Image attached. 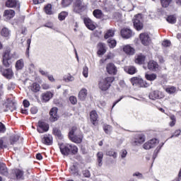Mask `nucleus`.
<instances>
[{"label":"nucleus","mask_w":181,"mask_h":181,"mask_svg":"<svg viewBox=\"0 0 181 181\" xmlns=\"http://www.w3.org/2000/svg\"><path fill=\"white\" fill-rule=\"evenodd\" d=\"M59 149L61 153L64 156H68L70 155V153H72L73 155H76L78 152V148L75 145L70 144H62L59 145Z\"/></svg>","instance_id":"f257e3e1"},{"label":"nucleus","mask_w":181,"mask_h":181,"mask_svg":"<svg viewBox=\"0 0 181 181\" xmlns=\"http://www.w3.org/2000/svg\"><path fill=\"white\" fill-rule=\"evenodd\" d=\"M69 139L74 144H81L83 142V134L77 130V127H72L69 134Z\"/></svg>","instance_id":"f03ea898"},{"label":"nucleus","mask_w":181,"mask_h":181,"mask_svg":"<svg viewBox=\"0 0 181 181\" xmlns=\"http://www.w3.org/2000/svg\"><path fill=\"white\" fill-rule=\"evenodd\" d=\"M114 80H115V78L112 76L102 78L98 82V88L101 91H107L111 87V84L114 83Z\"/></svg>","instance_id":"7ed1b4c3"},{"label":"nucleus","mask_w":181,"mask_h":181,"mask_svg":"<svg viewBox=\"0 0 181 181\" xmlns=\"http://www.w3.org/2000/svg\"><path fill=\"white\" fill-rule=\"evenodd\" d=\"M130 81L132 86H136L139 87H143L146 88V87H149V83L142 79L141 76H135L130 79Z\"/></svg>","instance_id":"20e7f679"},{"label":"nucleus","mask_w":181,"mask_h":181,"mask_svg":"<svg viewBox=\"0 0 181 181\" xmlns=\"http://www.w3.org/2000/svg\"><path fill=\"white\" fill-rule=\"evenodd\" d=\"M140 42L143 46H149L152 40H151V37H149V34L147 33H143L139 35Z\"/></svg>","instance_id":"39448f33"},{"label":"nucleus","mask_w":181,"mask_h":181,"mask_svg":"<svg viewBox=\"0 0 181 181\" xmlns=\"http://www.w3.org/2000/svg\"><path fill=\"white\" fill-rule=\"evenodd\" d=\"M134 26L136 30H141L144 28V24L142 23V16L141 14H137L134 16Z\"/></svg>","instance_id":"423d86ee"},{"label":"nucleus","mask_w":181,"mask_h":181,"mask_svg":"<svg viewBox=\"0 0 181 181\" xmlns=\"http://www.w3.org/2000/svg\"><path fill=\"white\" fill-rule=\"evenodd\" d=\"M146 139V137H145V134L142 133L137 134L134 137L133 145H134V146H139V145H142V144L145 142Z\"/></svg>","instance_id":"0eeeda50"},{"label":"nucleus","mask_w":181,"mask_h":181,"mask_svg":"<svg viewBox=\"0 0 181 181\" xmlns=\"http://www.w3.org/2000/svg\"><path fill=\"white\" fill-rule=\"evenodd\" d=\"M158 144H159V140L156 139H152L150 141L146 142L144 145H143V148L144 149H152V148H155V146H156V145H158Z\"/></svg>","instance_id":"6e6552de"},{"label":"nucleus","mask_w":181,"mask_h":181,"mask_svg":"<svg viewBox=\"0 0 181 181\" xmlns=\"http://www.w3.org/2000/svg\"><path fill=\"white\" fill-rule=\"evenodd\" d=\"M11 51L6 50L3 57V64L5 67H9L11 66V62L9 61L11 60Z\"/></svg>","instance_id":"1a4fd4ad"},{"label":"nucleus","mask_w":181,"mask_h":181,"mask_svg":"<svg viewBox=\"0 0 181 181\" xmlns=\"http://www.w3.org/2000/svg\"><path fill=\"white\" fill-rule=\"evenodd\" d=\"M83 22L89 30H94V29H95V23H94V21H93L90 18H83Z\"/></svg>","instance_id":"9d476101"},{"label":"nucleus","mask_w":181,"mask_h":181,"mask_svg":"<svg viewBox=\"0 0 181 181\" xmlns=\"http://www.w3.org/2000/svg\"><path fill=\"white\" fill-rule=\"evenodd\" d=\"M106 70L108 74H110L111 76H116L118 71L117 66H115V65L112 63H109L107 64Z\"/></svg>","instance_id":"9b49d317"},{"label":"nucleus","mask_w":181,"mask_h":181,"mask_svg":"<svg viewBox=\"0 0 181 181\" xmlns=\"http://www.w3.org/2000/svg\"><path fill=\"white\" fill-rule=\"evenodd\" d=\"M165 97V95L163 93L159 91V90H154L151 92L149 95L150 100H158L160 98H163Z\"/></svg>","instance_id":"f8f14e48"},{"label":"nucleus","mask_w":181,"mask_h":181,"mask_svg":"<svg viewBox=\"0 0 181 181\" xmlns=\"http://www.w3.org/2000/svg\"><path fill=\"white\" fill-rule=\"evenodd\" d=\"M37 131H38L40 134H43V132H47V131H49V124L43 122H39Z\"/></svg>","instance_id":"ddd939ff"},{"label":"nucleus","mask_w":181,"mask_h":181,"mask_svg":"<svg viewBox=\"0 0 181 181\" xmlns=\"http://www.w3.org/2000/svg\"><path fill=\"white\" fill-rule=\"evenodd\" d=\"M123 52L128 56H134L135 54V49L129 45H123Z\"/></svg>","instance_id":"4468645a"},{"label":"nucleus","mask_w":181,"mask_h":181,"mask_svg":"<svg viewBox=\"0 0 181 181\" xmlns=\"http://www.w3.org/2000/svg\"><path fill=\"white\" fill-rule=\"evenodd\" d=\"M6 6L8 8H18V9H19V8H21V4L17 0H8L6 2Z\"/></svg>","instance_id":"2eb2a0df"},{"label":"nucleus","mask_w":181,"mask_h":181,"mask_svg":"<svg viewBox=\"0 0 181 181\" xmlns=\"http://www.w3.org/2000/svg\"><path fill=\"white\" fill-rule=\"evenodd\" d=\"M50 115V121L52 122H54V121H57L59 119V116L57 115V107H52L49 112Z\"/></svg>","instance_id":"dca6fc26"},{"label":"nucleus","mask_w":181,"mask_h":181,"mask_svg":"<svg viewBox=\"0 0 181 181\" xmlns=\"http://www.w3.org/2000/svg\"><path fill=\"white\" fill-rule=\"evenodd\" d=\"M121 35L124 39H129L132 37V30L129 28H123L121 30Z\"/></svg>","instance_id":"f3484780"},{"label":"nucleus","mask_w":181,"mask_h":181,"mask_svg":"<svg viewBox=\"0 0 181 181\" xmlns=\"http://www.w3.org/2000/svg\"><path fill=\"white\" fill-rule=\"evenodd\" d=\"M5 105L6 109V111H12L15 110L16 109V106L15 105V103L12 102L11 99H7L6 102L5 103Z\"/></svg>","instance_id":"a211bd4d"},{"label":"nucleus","mask_w":181,"mask_h":181,"mask_svg":"<svg viewBox=\"0 0 181 181\" xmlns=\"http://www.w3.org/2000/svg\"><path fill=\"white\" fill-rule=\"evenodd\" d=\"M42 142L45 145H52L53 142V137H52V135L46 134L42 138Z\"/></svg>","instance_id":"6ab92c4d"},{"label":"nucleus","mask_w":181,"mask_h":181,"mask_svg":"<svg viewBox=\"0 0 181 181\" xmlns=\"http://www.w3.org/2000/svg\"><path fill=\"white\" fill-rule=\"evenodd\" d=\"M87 94H88L87 89L84 88H82L78 93V100H80L81 101H85V100L87 98Z\"/></svg>","instance_id":"aec40b11"},{"label":"nucleus","mask_w":181,"mask_h":181,"mask_svg":"<svg viewBox=\"0 0 181 181\" xmlns=\"http://www.w3.org/2000/svg\"><path fill=\"white\" fill-rule=\"evenodd\" d=\"M1 71L4 77L6 78H11L13 76V72H12L11 69H7L6 70H3L2 68H1Z\"/></svg>","instance_id":"412c9836"},{"label":"nucleus","mask_w":181,"mask_h":181,"mask_svg":"<svg viewBox=\"0 0 181 181\" xmlns=\"http://www.w3.org/2000/svg\"><path fill=\"white\" fill-rule=\"evenodd\" d=\"M90 119L93 125H97V121H98V115L95 110H93L90 114Z\"/></svg>","instance_id":"4be33fe9"},{"label":"nucleus","mask_w":181,"mask_h":181,"mask_svg":"<svg viewBox=\"0 0 181 181\" xmlns=\"http://www.w3.org/2000/svg\"><path fill=\"white\" fill-rule=\"evenodd\" d=\"M83 8L84 5H83V2L81 1L78 0L75 3V6L74 8V11L75 12H80Z\"/></svg>","instance_id":"5701e85b"},{"label":"nucleus","mask_w":181,"mask_h":181,"mask_svg":"<svg viewBox=\"0 0 181 181\" xmlns=\"http://www.w3.org/2000/svg\"><path fill=\"white\" fill-rule=\"evenodd\" d=\"M52 97H53V93L50 91H47L46 93H42V100L45 103H47V101H49L50 98H52Z\"/></svg>","instance_id":"b1692460"},{"label":"nucleus","mask_w":181,"mask_h":181,"mask_svg":"<svg viewBox=\"0 0 181 181\" xmlns=\"http://www.w3.org/2000/svg\"><path fill=\"white\" fill-rule=\"evenodd\" d=\"M158 63L155 61H150L148 63V70H151V71H156V69H158Z\"/></svg>","instance_id":"393cba45"},{"label":"nucleus","mask_w":181,"mask_h":181,"mask_svg":"<svg viewBox=\"0 0 181 181\" xmlns=\"http://www.w3.org/2000/svg\"><path fill=\"white\" fill-rule=\"evenodd\" d=\"M99 49L98 51V56H103L107 52V49H105V44L100 42L98 44Z\"/></svg>","instance_id":"a878e982"},{"label":"nucleus","mask_w":181,"mask_h":181,"mask_svg":"<svg viewBox=\"0 0 181 181\" xmlns=\"http://www.w3.org/2000/svg\"><path fill=\"white\" fill-rule=\"evenodd\" d=\"M70 170L71 173H72V175H74V176H79L80 177H81V175H80V173H78V168L77 167L76 163L70 167Z\"/></svg>","instance_id":"bb28decb"},{"label":"nucleus","mask_w":181,"mask_h":181,"mask_svg":"<svg viewBox=\"0 0 181 181\" xmlns=\"http://www.w3.org/2000/svg\"><path fill=\"white\" fill-rule=\"evenodd\" d=\"M104 158V153L102 151H99L97 153V162L98 165L101 168L103 166V158Z\"/></svg>","instance_id":"cd10ccee"},{"label":"nucleus","mask_w":181,"mask_h":181,"mask_svg":"<svg viewBox=\"0 0 181 181\" xmlns=\"http://www.w3.org/2000/svg\"><path fill=\"white\" fill-rule=\"evenodd\" d=\"M4 16L6 19H12L15 16V11L13 10H6L4 11Z\"/></svg>","instance_id":"c85d7f7f"},{"label":"nucleus","mask_w":181,"mask_h":181,"mask_svg":"<svg viewBox=\"0 0 181 181\" xmlns=\"http://www.w3.org/2000/svg\"><path fill=\"white\" fill-rule=\"evenodd\" d=\"M93 14L95 18H97V19H101L102 18H104V14L103 13V11L100 9L94 10Z\"/></svg>","instance_id":"c756f323"},{"label":"nucleus","mask_w":181,"mask_h":181,"mask_svg":"<svg viewBox=\"0 0 181 181\" xmlns=\"http://www.w3.org/2000/svg\"><path fill=\"white\" fill-rule=\"evenodd\" d=\"M145 78L148 81H155V80L158 78V76L156 75V74H146Z\"/></svg>","instance_id":"7c9ffc66"},{"label":"nucleus","mask_w":181,"mask_h":181,"mask_svg":"<svg viewBox=\"0 0 181 181\" xmlns=\"http://www.w3.org/2000/svg\"><path fill=\"white\" fill-rule=\"evenodd\" d=\"M124 71L126 73H128V74H135V73H136V68L134 66H126L124 67Z\"/></svg>","instance_id":"2f4dec72"},{"label":"nucleus","mask_w":181,"mask_h":181,"mask_svg":"<svg viewBox=\"0 0 181 181\" xmlns=\"http://www.w3.org/2000/svg\"><path fill=\"white\" fill-rule=\"evenodd\" d=\"M30 90H32L33 93H37V91H40V85L37 83H34L31 85Z\"/></svg>","instance_id":"473e14b6"},{"label":"nucleus","mask_w":181,"mask_h":181,"mask_svg":"<svg viewBox=\"0 0 181 181\" xmlns=\"http://www.w3.org/2000/svg\"><path fill=\"white\" fill-rule=\"evenodd\" d=\"M1 35L4 37H8L11 36V31L8 28H4L1 31Z\"/></svg>","instance_id":"72a5a7b5"},{"label":"nucleus","mask_w":181,"mask_h":181,"mask_svg":"<svg viewBox=\"0 0 181 181\" xmlns=\"http://www.w3.org/2000/svg\"><path fill=\"white\" fill-rule=\"evenodd\" d=\"M63 80L66 83H70V81H74V76H71L70 74H68L64 76Z\"/></svg>","instance_id":"f704fd0d"},{"label":"nucleus","mask_w":181,"mask_h":181,"mask_svg":"<svg viewBox=\"0 0 181 181\" xmlns=\"http://www.w3.org/2000/svg\"><path fill=\"white\" fill-rule=\"evenodd\" d=\"M144 62H145V57L144 55H138L136 57L135 63H136L137 64H142Z\"/></svg>","instance_id":"c9c22d12"},{"label":"nucleus","mask_w":181,"mask_h":181,"mask_svg":"<svg viewBox=\"0 0 181 181\" xmlns=\"http://www.w3.org/2000/svg\"><path fill=\"white\" fill-rule=\"evenodd\" d=\"M0 173L1 175H4V176H6L8 175V168H6V165H5V164H2L0 166Z\"/></svg>","instance_id":"e433bc0d"},{"label":"nucleus","mask_w":181,"mask_h":181,"mask_svg":"<svg viewBox=\"0 0 181 181\" xmlns=\"http://www.w3.org/2000/svg\"><path fill=\"white\" fill-rule=\"evenodd\" d=\"M53 134L55 135V136H57L59 139H63V135H62V132L57 129V128H54L53 129Z\"/></svg>","instance_id":"4c0bfd02"},{"label":"nucleus","mask_w":181,"mask_h":181,"mask_svg":"<svg viewBox=\"0 0 181 181\" xmlns=\"http://www.w3.org/2000/svg\"><path fill=\"white\" fill-rule=\"evenodd\" d=\"M166 21H167V22H168V23H171V24L176 23V16H168L166 18Z\"/></svg>","instance_id":"58836bf2"},{"label":"nucleus","mask_w":181,"mask_h":181,"mask_svg":"<svg viewBox=\"0 0 181 181\" xmlns=\"http://www.w3.org/2000/svg\"><path fill=\"white\" fill-rule=\"evenodd\" d=\"M16 69L17 70H22L23 69V60L20 59L16 62Z\"/></svg>","instance_id":"ea45409f"},{"label":"nucleus","mask_w":181,"mask_h":181,"mask_svg":"<svg viewBox=\"0 0 181 181\" xmlns=\"http://www.w3.org/2000/svg\"><path fill=\"white\" fill-rule=\"evenodd\" d=\"M115 32L113 30H108L105 34V39H110V37H112L114 36Z\"/></svg>","instance_id":"a19ab883"},{"label":"nucleus","mask_w":181,"mask_h":181,"mask_svg":"<svg viewBox=\"0 0 181 181\" xmlns=\"http://www.w3.org/2000/svg\"><path fill=\"white\" fill-rule=\"evenodd\" d=\"M10 141H11V144L13 145V144H15L16 142H18V141H19V136L18 134H14V135L11 136Z\"/></svg>","instance_id":"79ce46f5"},{"label":"nucleus","mask_w":181,"mask_h":181,"mask_svg":"<svg viewBox=\"0 0 181 181\" xmlns=\"http://www.w3.org/2000/svg\"><path fill=\"white\" fill-rule=\"evenodd\" d=\"M45 12L47 15H52L53 12L52 11V4H47L45 7Z\"/></svg>","instance_id":"37998d69"},{"label":"nucleus","mask_w":181,"mask_h":181,"mask_svg":"<svg viewBox=\"0 0 181 181\" xmlns=\"http://www.w3.org/2000/svg\"><path fill=\"white\" fill-rule=\"evenodd\" d=\"M106 155H107V156H112L114 158V159H115L117 158L118 154L114 150H110L106 153Z\"/></svg>","instance_id":"c03bdc74"},{"label":"nucleus","mask_w":181,"mask_h":181,"mask_svg":"<svg viewBox=\"0 0 181 181\" xmlns=\"http://www.w3.org/2000/svg\"><path fill=\"white\" fill-rule=\"evenodd\" d=\"M172 4V0H161V5L163 8H168Z\"/></svg>","instance_id":"a18cd8bd"},{"label":"nucleus","mask_w":181,"mask_h":181,"mask_svg":"<svg viewBox=\"0 0 181 181\" xmlns=\"http://www.w3.org/2000/svg\"><path fill=\"white\" fill-rule=\"evenodd\" d=\"M166 93H168V94H175L176 93V88L174 86L168 87L165 88Z\"/></svg>","instance_id":"49530a36"},{"label":"nucleus","mask_w":181,"mask_h":181,"mask_svg":"<svg viewBox=\"0 0 181 181\" xmlns=\"http://www.w3.org/2000/svg\"><path fill=\"white\" fill-rule=\"evenodd\" d=\"M103 129H104L105 134H111V132L112 131V127L110 125L105 124L103 127Z\"/></svg>","instance_id":"de8ad7c7"},{"label":"nucleus","mask_w":181,"mask_h":181,"mask_svg":"<svg viewBox=\"0 0 181 181\" xmlns=\"http://www.w3.org/2000/svg\"><path fill=\"white\" fill-rule=\"evenodd\" d=\"M16 176L17 179H23V171L21 170H16Z\"/></svg>","instance_id":"09e8293b"},{"label":"nucleus","mask_w":181,"mask_h":181,"mask_svg":"<svg viewBox=\"0 0 181 181\" xmlns=\"http://www.w3.org/2000/svg\"><path fill=\"white\" fill-rule=\"evenodd\" d=\"M68 13L66 11H62L59 14V21H64L66 19V16H67Z\"/></svg>","instance_id":"8fccbe9b"},{"label":"nucleus","mask_w":181,"mask_h":181,"mask_svg":"<svg viewBox=\"0 0 181 181\" xmlns=\"http://www.w3.org/2000/svg\"><path fill=\"white\" fill-rule=\"evenodd\" d=\"M107 43L109 46L112 48H114L115 47V46H117V41H115V40L109 39L107 40Z\"/></svg>","instance_id":"3c124183"},{"label":"nucleus","mask_w":181,"mask_h":181,"mask_svg":"<svg viewBox=\"0 0 181 181\" xmlns=\"http://www.w3.org/2000/svg\"><path fill=\"white\" fill-rule=\"evenodd\" d=\"M69 101L73 105H76L77 104V98L76 96H70Z\"/></svg>","instance_id":"603ef678"},{"label":"nucleus","mask_w":181,"mask_h":181,"mask_svg":"<svg viewBox=\"0 0 181 181\" xmlns=\"http://www.w3.org/2000/svg\"><path fill=\"white\" fill-rule=\"evenodd\" d=\"M127 154H128V152L125 149L122 150L119 153V155L122 159H124V158H127Z\"/></svg>","instance_id":"864d4df0"},{"label":"nucleus","mask_w":181,"mask_h":181,"mask_svg":"<svg viewBox=\"0 0 181 181\" xmlns=\"http://www.w3.org/2000/svg\"><path fill=\"white\" fill-rule=\"evenodd\" d=\"M83 76L87 78L88 77V67L84 66L83 68Z\"/></svg>","instance_id":"5fc2aeb1"},{"label":"nucleus","mask_w":181,"mask_h":181,"mask_svg":"<svg viewBox=\"0 0 181 181\" xmlns=\"http://www.w3.org/2000/svg\"><path fill=\"white\" fill-rule=\"evenodd\" d=\"M171 43H170V41L169 40H164L163 42H162V46H163V47H169L170 46Z\"/></svg>","instance_id":"6e6d98bb"},{"label":"nucleus","mask_w":181,"mask_h":181,"mask_svg":"<svg viewBox=\"0 0 181 181\" xmlns=\"http://www.w3.org/2000/svg\"><path fill=\"white\" fill-rule=\"evenodd\" d=\"M71 0H63L62 4L63 6H69V5L71 4Z\"/></svg>","instance_id":"4d7b16f0"},{"label":"nucleus","mask_w":181,"mask_h":181,"mask_svg":"<svg viewBox=\"0 0 181 181\" xmlns=\"http://www.w3.org/2000/svg\"><path fill=\"white\" fill-rule=\"evenodd\" d=\"M83 175L84 177H90L91 176V174L90 173V171L88 170H83Z\"/></svg>","instance_id":"13d9d810"},{"label":"nucleus","mask_w":181,"mask_h":181,"mask_svg":"<svg viewBox=\"0 0 181 181\" xmlns=\"http://www.w3.org/2000/svg\"><path fill=\"white\" fill-rule=\"evenodd\" d=\"M4 148H8V146L4 144V140L2 139H0V149H4Z\"/></svg>","instance_id":"bf43d9fd"},{"label":"nucleus","mask_w":181,"mask_h":181,"mask_svg":"<svg viewBox=\"0 0 181 181\" xmlns=\"http://www.w3.org/2000/svg\"><path fill=\"white\" fill-rule=\"evenodd\" d=\"M5 131H6V127L2 122H0V132H5Z\"/></svg>","instance_id":"052dcab7"},{"label":"nucleus","mask_w":181,"mask_h":181,"mask_svg":"<svg viewBox=\"0 0 181 181\" xmlns=\"http://www.w3.org/2000/svg\"><path fill=\"white\" fill-rule=\"evenodd\" d=\"M180 134H181V131H180V129L176 130V131L174 132L173 135H172V136H170V138H173L174 136H178L179 135H180Z\"/></svg>","instance_id":"680f3d73"},{"label":"nucleus","mask_w":181,"mask_h":181,"mask_svg":"<svg viewBox=\"0 0 181 181\" xmlns=\"http://www.w3.org/2000/svg\"><path fill=\"white\" fill-rule=\"evenodd\" d=\"M30 112L31 114H37V107H32L30 109Z\"/></svg>","instance_id":"e2e57ef3"},{"label":"nucleus","mask_w":181,"mask_h":181,"mask_svg":"<svg viewBox=\"0 0 181 181\" xmlns=\"http://www.w3.org/2000/svg\"><path fill=\"white\" fill-rule=\"evenodd\" d=\"M45 28H49V29H53V23H47L45 25Z\"/></svg>","instance_id":"0e129e2a"},{"label":"nucleus","mask_w":181,"mask_h":181,"mask_svg":"<svg viewBox=\"0 0 181 181\" xmlns=\"http://www.w3.org/2000/svg\"><path fill=\"white\" fill-rule=\"evenodd\" d=\"M23 105H24L25 108H28L29 107V105H30V103L28 100H25L23 101Z\"/></svg>","instance_id":"69168bd1"},{"label":"nucleus","mask_w":181,"mask_h":181,"mask_svg":"<svg viewBox=\"0 0 181 181\" xmlns=\"http://www.w3.org/2000/svg\"><path fill=\"white\" fill-rule=\"evenodd\" d=\"M39 72L40 73V74H42V76H47V72L42 69H39Z\"/></svg>","instance_id":"338daca9"},{"label":"nucleus","mask_w":181,"mask_h":181,"mask_svg":"<svg viewBox=\"0 0 181 181\" xmlns=\"http://www.w3.org/2000/svg\"><path fill=\"white\" fill-rule=\"evenodd\" d=\"M133 176H136L137 177H139V179H142V174L138 172L134 173Z\"/></svg>","instance_id":"774afa93"}]
</instances>
